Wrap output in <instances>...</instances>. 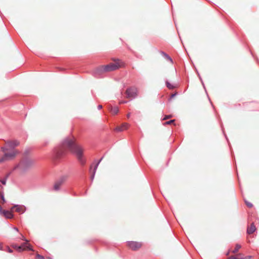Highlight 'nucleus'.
Returning <instances> with one entry per match:
<instances>
[{"instance_id": "obj_1", "label": "nucleus", "mask_w": 259, "mask_h": 259, "mask_svg": "<svg viewBox=\"0 0 259 259\" xmlns=\"http://www.w3.org/2000/svg\"><path fill=\"white\" fill-rule=\"evenodd\" d=\"M68 150L76 156L81 165H85L86 161L83 157V150L72 139L68 138L65 139L60 145L54 149V156L56 159H59L66 154Z\"/></svg>"}, {"instance_id": "obj_2", "label": "nucleus", "mask_w": 259, "mask_h": 259, "mask_svg": "<svg viewBox=\"0 0 259 259\" xmlns=\"http://www.w3.org/2000/svg\"><path fill=\"white\" fill-rule=\"evenodd\" d=\"M120 66L119 60H117L114 63H110L105 66H101L96 68L92 73L93 75L96 78L102 77L105 72L116 70Z\"/></svg>"}, {"instance_id": "obj_3", "label": "nucleus", "mask_w": 259, "mask_h": 259, "mask_svg": "<svg viewBox=\"0 0 259 259\" xmlns=\"http://www.w3.org/2000/svg\"><path fill=\"white\" fill-rule=\"evenodd\" d=\"M34 163V160L26 157L23 159L14 168H19L22 172H25L30 168Z\"/></svg>"}, {"instance_id": "obj_4", "label": "nucleus", "mask_w": 259, "mask_h": 259, "mask_svg": "<svg viewBox=\"0 0 259 259\" xmlns=\"http://www.w3.org/2000/svg\"><path fill=\"white\" fill-rule=\"evenodd\" d=\"M8 150V148L5 147H1V150L4 153V155L1 158H0V163L13 159L18 153L17 150L13 151L11 153L6 152Z\"/></svg>"}, {"instance_id": "obj_5", "label": "nucleus", "mask_w": 259, "mask_h": 259, "mask_svg": "<svg viewBox=\"0 0 259 259\" xmlns=\"http://www.w3.org/2000/svg\"><path fill=\"white\" fill-rule=\"evenodd\" d=\"M138 89L135 87H131L126 90L127 98H135L137 96Z\"/></svg>"}, {"instance_id": "obj_6", "label": "nucleus", "mask_w": 259, "mask_h": 259, "mask_svg": "<svg viewBox=\"0 0 259 259\" xmlns=\"http://www.w3.org/2000/svg\"><path fill=\"white\" fill-rule=\"evenodd\" d=\"M66 179V176H62L55 182L54 186V189L55 191H58L60 190V187L64 183Z\"/></svg>"}, {"instance_id": "obj_7", "label": "nucleus", "mask_w": 259, "mask_h": 259, "mask_svg": "<svg viewBox=\"0 0 259 259\" xmlns=\"http://www.w3.org/2000/svg\"><path fill=\"white\" fill-rule=\"evenodd\" d=\"M128 246L132 250H136L141 247V243L136 241H128L127 243Z\"/></svg>"}, {"instance_id": "obj_8", "label": "nucleus", "mask_w": 259, "mask_h": 259, "mask_svg": "<svg viewBox=\"0 0 259 259\" xmlns=\"http://www.w3.org/2000/svg\"><path fill=\"white\" fill-rule=\"evenodd\" d=\"M6 144L8 147L11 149H14L15 148L19 145V142L17 140L7 141Z\"/></svg>"}, {"instance_id": "obj_9", "label": "nucleus", "mask_w": 259, "mask_h": 259, "mask_svg": "<svg viewBox=\"0 0 259 259\" xmlns=\"http://www.w3.org/2000/svg\"><path fill=\"white\" fill-rule=\"evenodd\" d=\"M15 208L16 211L21 213H23L26 211V208L24 205H15L12 208Z\"/></svg>"}, {"instance_id": "obj_10", "label": "nucleus", "mask_w": 259, "mask_h": 259, "mask_svg": "<svg viewBox=\"0 0 259 259\" xmlns=\"http://www.w3.org/2000/svg\"><path fill=\"white\" fill-rule=\"evenodd\" d=\"M256 230V227L253 223H251L250 227H248L247 229V233L248 234H251L253 233Z\"/></svg>"}, {"instance_id": "obj_11", "label": "nucleus", "mask_w": 259, "mask_h": 259, "mask_svg": "<svg viewBox=\"0 0 259 259\" xmlns=\"http://www.w3.org/2000/svg\"><path fill=\"white\" fill-rule=\"evenodd\" d=\"M3 215L7 219H12L14 217L11 211L6 210H4Z\"/></svg>"}, {"instance_id": "obj_12", "label": "nucleus", "mask_w": 259, "mask_h": 259, "mask_svg": "<svg viewBox=\"0 0 259 259\" xmlns=\"http://www.w3.org/2000/svg\"><path fill=\"white\" fill-rule=\"evenodd\" d=\"M28 242H25L23 243L21 246H22V248H24V250L28 249L29 250H33L31 246L28 243Z\"/></svg>"}, {"instance_id": "obj_13", "label": "nucleus", "mask_w": 259, "mask_h": 259, "mask_svg": "<svg viewBox=\"0 0 259 259\" xmlns=\"http://www.w3.org/2000/svg\"><path fill=\"white\" fill-rule=\"evenodd\" d=\"M161 54L164 57H165L167 60H168V61H169L171 63H172L173 61H172V59L171 58V57L170 56H169L166 53H165V52H163V51H161L160 52Z\"/></svg>"}, {"instance_id": "obj_14", "label": "nucleus", "mask_w": 259, "mask_h": 259, "mask_svg": "<svg viewBox=\"0 0 259 259\" xmlns=\"http://www.w3.org/2000/svg\"><path fill=\"white\" fill-rule=\"evenodd\" d=\"M97 169V166H94V168L93 170L92 171V174L91 176V180L92 182H93L94 180Z\"/></svg>"}, {"instance_id": "obj_15", "label": "nucleus", "mask_w": 259, "mask_h": 259, "mask_svg": "<svg viewBox=\"0 0 259 259\" xmlns=\"http://www.w3.org/2000/svg\"><path fill=\"white\" fill-rule=\"evenodd\" d=\"M111 112L114 114H117L119 112V109L117 107H112L111 109Z\"/></svg>"}, {"instance_id": "obj_16", "label": "nucleus", "mask_w": 259, "mask_h": 259, "mask_svg": "<svg viewBox=\"0 0 259 259\" xmlns=\"http://www.w3.org/2000/svg\"><path fill=\"white\" fill-rule=\"evenodd\" d=\"M14 248L17 249L19 252H21L24 250V248H22V246L15 245Z\"/></svg>"}, {"instance_id": "obj_17", "label": "nucleus", "mask_w": 259, "mask_h": 259, "mask_svg": "<svg viewBox=\"0 0 259 259\" xmlns=\"http://www.w3.org/2000/svg\"><path fill=\"white\" fill-rule=\"evenodd\" d=\"M166 86L169 89L172 90L176 88V87L172 84H171L167 80L165 82Z\"/></svg>"}, {"instance_id": "obj_18", "label": "nucleus", "mask_w": 259, "mask_h": 259, "mask_svg": "<svg viewBox=\"0 0 259 259\" xmlns=\"http://www.w3.org/2000/svg\"><path fill=\"white\" fill-rule=\"evenodd\" d=\"M240 248H241V245L238 244H237L235 246V248L232 250V253H235L237 252Z\"/></svg>"}, {"instance_id": "obj_19", "label": "nucleus", "mask_w": 259, "mask_h": 259, "mask_svg": "<svg viewBox=\"0 0 259 259\" xmlns=\"http://www.w3.org/2000/svg\"><path fill=\"white\" fill-rule=\"evenodd\" d=\"M115 131H116L117 132H122V131H124V128H123L122 126H121L120 125V126H117L115 128Z\"/></svg>"}, {"instance_id": "obj_20", "label": "nucleus", "mask_w": 259, "mask_h": 259, "mask_svg": "<svg viewBox=\"0 0 259 259\" xmlns=\"http://www.w3.org/2000/svg\"><path fill=\"white\" fill-rule=\"evenodd\" d=\"M121 126H122V128H124V130H125L128 127L129 124L127 123H123L121 124Z\"/></svg>"}, {"instance_id": "obj_21", "label": "nucleus", "mask_w": 259, "mask_h": 259, "mask_svg": "<svg viewBox=\"0 0 259 259\" xmlns=\"http://www.w3.org/2000/svg\"><path fill=\"white\" fill-rule=\"evenodd\" d=\"M7 178H4L3 180H0V182L3 185H5L7 182Z\"/></svg>"}, {"instance_id": "obj_22", "label": "nucleus", "mask_w": 259, "mask_h": 259, "mask_svg": "<svg viewBox=\"0 0 259 259\" xmlns=\"http://www.w3.org/2000/svg\"><path fill=\"white\" fill-rule=\"evenodd\" d=\"M245 204L246 205L249 207H252L253 205L251 203L249 202H248L247 201H245Z\"/></svg>"}, {"instance_id": "obj_23", "label": "nucleus", "mask_w": 259, "mask_h": 259, "mask_svg": "<svg viewBox=\"0 0 259 259\" xmlns=\"http://www.w3.org/2000/svg\"><path fill=\"white\" fill-rule=\"evenodd\" d=\"M175 119L170 120L168 121L165 122V124H170L171 123H173L174 122H175Z\"/></svg>"}, {"instance_id": "obj_24", "label": "nucleus", "mask_w": 259, "mask_h": 259, "mask_svg": "<svg viewBox=\"0 0 259 259\" xmlns=\"http://www.w3.org/2000/svg\"><path fill=\"white\" fill-rule=\"evenodd\" d=\"M0 198H1L2 200L3 201V203H5L6 202V200H5L4 194H3V195H1V197Z\"/></svg>"}, {"instance_id": "obj_25", "label": "nucleus", "mask_w": 259, "mask_h": 259, "mask_svg": "<svg viewBox=\"0 0 259 259\" xmlns=\"http://www.w3.org/2000/svg\"><path fill=\"white\" fill-rule=\"evenodd\" d=\"M36 257L38 258V259H45V257L44 256H43L42 255H41L39 254H37L36 255Z\"/></svg>"}, {"instance_id": "obj_26", "label": "nucleus", "mask_w": 259, "mask_h": 259, "mask_svg": "<svg viewBox=\"0 0 259 259\" xmlns=\"http://www.w3.org/2000/svg\"><path fill=\"white\" fill-rule=\"evenodd\" d=\"M103 157H101V158L96 163V164H95V166H97V167H98L99 164H100V163L101 162V161L103 159Z\"/></svg>"}, {"instance_id": "obj_27", "label": "nucleus", "mask_w": 259, "mask_h": 259, "mask_svg": "<svg viewBox=\"0 0 259 259\" xmlns=\"http://www.w3.org/2000/svg\"><path fill=\"white\" fill-rule=\"evenodd\" d=\"M198 76H199V79H200V80H201V83H202V85H203V86L204 88L205 89L204 84L203 82V81H202V79L201 77H200V75H199V73H198Z\"/></svg>"}, {"instance_id": "obj_28", "label": "nucleus", "mask_w": 259, "mask_h": 259, "mask_svg": "<svg viewBox=\"0 0 259 259\" xmlns=\"http://www.w3.org/2000/svg\"><path fill=\"white\" fill-rule=\"evenodd\" d=\"M4 210L3 209L2 207L0 205V214H3Z\"/></svg>"}, {"instance_id": "obj_29", "label": "nucleus", "mask_w": 259, "mask_h": 259, "mask_svg": "<svg viewBox=\"0 0 259 259\" xmlns=\"http://www.w3.org/2000/svg\"><path fill=\"white\" fill-rule=\"evenodd\" d=\"M22 239L26 242H28V240H27L23 235H22Z\"/></svg>"}, {"instance_id": "obj_30", "label": "nucleus", "mask_w": 259, "mask_h": 259, "mask_svg": "<svg viewBox=\"0 0 259 259\" xmlns=\"http://www.w3.org/2000/svg\"><path fill=\"white\" fill-rule=\"evenodd\" d=\"M8 251L10 253L13 252V250L9 247H8Z\"/></svg>"}, {"instance_id": "obj_31", "label": "nucleus", "mask_w": 259, "mask_h": 259, "mask_svg": "<svg viewBox=\"0 0 259 259\" xmlns=\"http://www.w3.org/2000/svg\"><path fill=\"white\" fill-rule=\"evenodd\" d=\"M176 95H177V93H174V94H172L171 95V96H170V98H174V97H175V96H176Z\"/></svg>"}, {"instance_id": "obj_32", "label": "nucleus", "mask_w": 259, "mask_h": 259, "mask_svg": "<svg viewBox=\"0 0 259 259\" xmlns=\"http://www.w3.org/2000/svg\"><path fill=\"white\" fill-rule=\"evenodd\" d=\"M252 256H251V255H248V256H246V259H250V258H252Z\"/></svg>"}, {"instance_id": "obj_33", "label": "nucleus", "mask_w": 259, "mask_h": 259, "mask_svg": "<svg viewBox=\"0 0 259 259\" xmlns=\"http://www.w3.org/2000/svg\"><path fill=\"white\" fill-rule=\"evenodd\" d=\"M102 106L101 105H99L98 106V109H102Z\"/></svg>"}, {"instance_id": "obj_34", "label": "nucleus", "mask_w": 259, "mask_h": 259, "mask_svg": "<svg viewBox=\"0 0 259 259\" xmlns=\"http://www.w3.org/2000/svg\"><path fill=\"white\" fill-rule=\"evenodd\" d=\"M14 230L16 231H17V232H18V229L17 227H14Z\"/></svg>"}, {"instance_id": "obj_35", "label": "nucleus", "mask_w": 259, "mask_h": 259, "mask_svg": "<svg viewBox=\"0 0 259 259\" xmlns=\"http://www.w3.org/2000/svg\"><path fill=\"white\" fill-rule=\"evenodd\" d=\"M170 117V116H167L165 117V118H164L163 119L165 120V119H167V118H169Z\"/></svg>"}, {"instance_id": "obj_36", "label": "nucleus", "mask_w": 259, "mask_h": 259, "mask_svg": "<svg viewBox=\"0 0 259 259\" xmlns=\"http://www.w3.org/2000/svg\"><path fill=\"white\" fill-rule=\"evenodd\" d=\"M0 250H3V246L1 243H0Z\"/></svg>"}, {"instance_id": "obj_37", "label": "nucleus", "mask_w": 259, "mask_h": 259, "mask_svg": "<svg viewBox=\"0 0 259 259\" xmlns=\"http://www.w3.org/2000/svg\"><path fill=\"white\" fill-rule=\"evenodd\" d=\"M9 175H10V174H7V175H6V176L5 177V178H7V180L8 179V177H9Z\"/></svg>"}, {"instance_id": "obj_38", "label": "nucleus", "mask_w": 259, "mask_h": 259, "mask_svg": "<svg viewBox=\"0 0 259 259\" xmlns=\"http://www.w3.org/2000/svg\"><path fill=\"white\" fill-rule=\"evenodd\" d=\"M130 116H131V114H130V113H128V114H127V118H129V117H130Z\"/></svg>"}, {"instance_id": "obj_39", "label": "nucleus", "mask_w": 259, "mask_h": 259, "mask_svg": "<svg viewBox=\"0 0 259 259\" xmlns=\"http://www.w3.org/2000/svg\"><path fill=\"white\" fill-rule=\"evenodd\" d=\"M229 254V251L227 252V255H228Z\"/></svg>"}, {"instance_id": "obj_40", "label": "nucleus", "mask_w": 259, "mask_h": 259, "mask_svg": "<svg viewBox=\"0 0 259 259\" xmlns=\"http://www.w3.org/2000/svg\"><path fill=\"white\" fill-rule=\"evenodd\" d=\"M225 137H226V139H227V137H226V136L225 135ZM228 140V139H227Z\"/></svg>"}, {"instance_id": "obj_41", "label": "nucleus", "mask_w": 259, "mask_h": 259, "mask_svg": "<svg viewBox=\"0 0 259 259\" xmlns=\"http://www.w3.org/2000/svg\"><path fill=\"white\" fill-rule=\"evenodd\" d=\"M49 259H52V258H49Z\"/></svg>"}]
</instances>
